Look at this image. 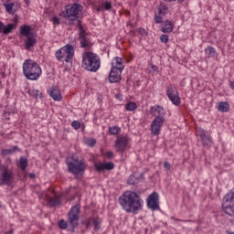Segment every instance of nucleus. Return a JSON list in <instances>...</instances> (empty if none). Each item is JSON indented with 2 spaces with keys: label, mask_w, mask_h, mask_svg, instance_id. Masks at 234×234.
Here are the masks:
<instances>
[{
  "label": "nucleus",
  "mask_w": 234,
  "mask_h": 234,
  "mask_svg": "<svg viewBox=\"0 0 234 234\" xmlns=\"http://www.w3.org/2000/svg\"><path fill=\"white\" fill-rule=\"evenodd\" d=\"M67 221L64 219L58 221V228H60V229H67Z\"/></svg>",
  "instance_id": "42"
},
{
  "label": "nucleus",
  "mask_w": 234,
  "mask_h": 234,
  "mask_svg": "<svg viewBox=\"0 0 234 234\" xmlns=\"http://www.w3.org/2000/svg\"><path fill=\"white\" fill-rule=\"evenodd\" d=\"M119 204L126 213H133L136 215L138 211L144 209V199L133 191H125L119 197Z\"/></svg>",
  "instance_id": "1"
},
{
  "label": "nucleus",
  "mask_w": 234,
  "mask_h": 234,
  "mask_svg": "<svg viewBox=\"0 0 234 234\" xmlns=\"http://www.w3.org/2000/svg\"><path fill=\"white\" fill-rule=\"evenodd\" d=\"M37 43V38H36V36L30 35L29 37H27L25 40V48L26 50H30L32 47H34Z\"/></svg>",
  "instance_id": "20"
},
{
  "label": "nucleus",
  "mask_w": 234,
  "mask_h": 234,
  "mask_svg": "<svg viewBox=\"0 0 234 234\" xmlns=\"http://www.w3.org/2000/svg\"><path fill=\"white\" fill-rule=\"evenodd\" d=\"M31 176H34V175L33 176L31 175Z\"/></svg>",
  "instance_id": "60"
},
{
  "label": "nucleus",
  "mask_w": 234,
  "mask_h": 234,
  "mask_svg": "<svg viewBox=\"0 0 234 234\" xmlns=\"http://www.w3.org/2000/svg\"><path fill=\"white\" fill-rule=\"evenodd\" d=\"M166 94L168 98L178 95V90L173 84L167 86Z\"/></svg>",
  "instance_id": "25"
},
{
  "label": "nucleus",
  "mask_w": 234,
  "mask_h": 234,
  "mask_svg": "<svg viewBox=\"0 0 234 234\" xmlns=\"http://www.w3.org/2000/svg\"><path fill=\"white\" fill-rule=\"evenodd\" d=\"M122 70L114 69L112 68L110 74H109V81L110 83H119L122 81Z\"/></svg>",
  "instance_id": "16"
},
{
  "label": "nucleus",
  "mask_w": 234,
  "mask_h": 234,
  "mask_svg": "<svg viewBox=\"0 0 234 234\" xmlns=\"http://www.w3.org/2000/svg\"><path fill=\"white\" fill-rule=\"evenodd\" d=\"M52 21H53V25L55 26L61 25V21L58 16H53Z\"/></svg>",
  "instance_id": "45"
},
{
  "label": "nucleus",
  "mask_w": 234,
  "mask_h": 234,
  "mask_svg": "<svg viewBox=\"0 0 234 234\" xmlns=\"http://www.w3.org/2000/svg\"><path fill=\"white\" fill-rule=\"evenodd\" d=\"M2 165H3V161H1V159H0V169H1Z\"/></svg>",
  "instance_id": "53"
},
{
  "label": "nucleus",
  "mask_w": 234,
  "mask_h": 234,
  "mask_svg": "<svg viewBox=\"0 0 234 234\" xmlns=\"http://www.w3.org/2000/svg\"><path fill=\"white\" fill-rule=\"evenodd\" d=\"M23 74L27 80L30 81H37L41 78L43 71L41 66L32 59H26L23 63Z\"/></svg>",
  "instance_id": "3"
},
{
  "label": "nucleus",
  "mask_w": 234,
  "mask_h": 234,
  "mask_svg": "<svg viewBox=\"0 0 234 234\" xmlns=\"http://www.w3.org/2000/svg\"><path fill=\"white\" fill-rule=\"evenodd\" d=\"M0 85H1V81H0Z\"/></svg>",
  "instance_id": "62"
},
{
  "label": "nucleus",
  "mask_w": 234,
  "mask_h": 234,
  "mask_svg": "<svg viewBox=\"0 0 234 234\" xmlns=\"http://www.w3.org/2000/svg\"><path fill=\"white\" fill-rule=\"evenodd\" d=\"M170 101H172V103L174 105H180L181 103V99H180V95L177 94V95H174L172 97H168Z\"/></svg>",
  "instance_id": "34"
},
{
  "label": "nucleus",
  "mask_w": 234,
  "mask_h": 234,
  "mask_svg": "<svg viewBox=\"0 0 234 234\" xmlns=\"http://www.w3.org/2000/svg\"><path fill=\"white\" fill-rule=\"evenodd\" d=\"M16 151H19V147L13 146L11 149H2L1 154H2V156H8L9 154H14V153H16Z\"/></svg>",
  "instance_id": "27"
},
{
  "label": "nucleus",
  "mask_w": 234,
  "mask_h": 234,
  "mask_svg": "<svg viewBox=\"0 0 234 234\" xmlns=\"http://www.w3.org/2000/svg\"><path fill=\"white\" fill-rule=\"evenodd\" d=\"M122 129L118 126H112L109 128L110 134H118Z\"/></svg>",
  "instance_id": "37"
},
{
  "label": "nucleus",
  "mask_w": 234,
  "mask_h": 234,
  "mask_svg": "<svg viewBox=\"0 0 234 234\" xmlns=\"http://www.w3.org/2000/svg\"><path fill=\"white\" fill-rule=\"evenodd\" d=\"M173 30H175V25L172 24L171 21L166 20L161 24V31L164 34H171Z\"/></svg>",
  "instance_id": "18"
},
{
  "label": "nucleus",
  "mask_w": 234,
  "mask_h": 234,
  "mask_svg": "<svg viewBox=\"0 0 234 234\" xmlns=\"http://www.w3.org/2000/svg\"><path fill=\"white\" fill-rule=\"evenodd\" d=\"M157 10L159 16H167V14H169V7L164 4H160Z\"/></svg>",
  "instance_id": "28"
},
{
  "label": "nucleus",
  "mask_w": 234,
  "mask_h": 234,
  "mask_svg": "<svg viewBox=\"0 0 234 234\" xmlns=\"http://www.w3.org/2000/svg\"><path fill=\"white\" fill-rule=\"evenodd\" d=\"M82 69L89 70V72H98L101 67V60L100 56L93 52L86 51L82 54Z\"/></svg>",
  "instance_id": "5"
},
{
  "label": "nucleus",
  "mask_w": 234,
  "mask_h": 234,
  "mask_svg": "<svg viewBox=\"0 0 234 234\" xmlns=\"http://www.w3.org/2000/svg\"><path fill=\"white\" fill-rule=\"evenodd\" d=\"M68 166L69 173H71V175H74L76 178L80 175H83L85 173V169H87V164L81 159H79L78 157H72L71 160L66 162Z\"/></svg>",
  "instance_id": "6"
},
{
  "label": "nucleus",
  "mask_w": 234,
  "mask_h": 234,
  "mask_svg": "<svg viewBox=\"0 0 234 234\" xmlns=\"http://www.w3.org/2000/svg\"><path fill=\"white\" fill-rule=\"evenodd\" d=\"M112 69L123 71V69H125V66H123L122 58H120V57L113 58V59L112 61Z\"/></svg>",
  "instance_id": "19"
},
{
  "label": "nucleus",
  "mask_w": 234,
  "mask_h": 234,
  "mask_svg": "<svg viewBox=\"0 0 234 234\" xmlns=\"http://www.w3.org/2000/svg\"><path fill=\"white\" fill-rule=\"evenodd\" d=\"M55 56L58 61H65L66 63H70L72 58H74V47L72 45H66L60 49L57 50Z\"/></svg>",
  "instance_id": "7"
},
{
  "label": "nucleus",
  "mask_w": 234,
  "mask_h": 234,
  "mask_svg": "<svg viewBox=\"0 0 234 234\" xmlns=\"http://www.w3.org/2000/svg\"><path fill=\"white\" fill-rule=\"evenodd\" d=\"M150 113L154 116V121L151 123V133L154 136H158L162 132V127H164V122H165V115L167 112L165 109L160 105L152 106L150 109Z\"/></svg>",
  "instance_id": "2"
},
{
  "label": "nucleus",
  "mask_w": 234,
  "mask_h": 234,
  "mask_svg": "<svg viewBox=\"0 0 234 234\" xmlns=\"http://www.w3.org/2000/svg\"><path fill=\"white\" fill-rule=\"evenodd\" d=\"M86 145H88L89 147H94V145H96V139L94 138H90L87 139L85 142Z\"/></svg>",
  "instance_id": "38"
},
{
  "label": "nucleus",
  "mask_w": 234,
  "mask_h": 234,
  "mask_svg": "<svg viewBox=\"0 0 234 234\" xmlns=\"http://www.w3.org/2000/svg\"><path fill=\"white\" fill-rule=\"evenodd\" d=\"M94 167L98 173H101V171H112V169H114V163H97L94 165Z\"/></svg>",
  "instance_id": "17"
},
{
  "label": "nucleus",
  "mask_w": 234,
  "mask_h": 234,
  "mask_svg": "<svg viewBox=\"0 0 234 234\" xmlns=\"http://www.w3.org/2000/svg\"><path fill=\"white\" fill-rule=\"evenodd\" d=\"M5 234H14V229H10Z\"/></svg>",
  "instance_id": "48"
},
{
  "label": "nucleus",
  "mask_w": 234,
  "mask_h": 234,
  "mask_svg": "<svg viewBox=\"0 0 234 234\" xmlns=\"http://www.w3.org/2000/svg\"><path fill=\"white\" fill-rule=\"evenodd\" d=\"M48 93L50 98H53L54 101H61L63 100V96H61V90L58 86H52L48 90Z\"/></svg>",
  "instance_id": "15"
},
{
  "label": "nucleus",
  "mask_w": 234,
  "mask_h": 234,
  "mask_svg": "<svg viewBox=\"0 0 234 234\" xmlns=\"http://www.w3.org/2000/svg\"><path fill=\"white\" fill-rule=\"evenodd\" d=\"M92 224L95 231H98L101 228V220L99 218H94Z\"/></svg>",
  "instance_id": "36"
},
{
  "label": "nucleus",
  "mask_w": 234,
  "mask_h": 234,
  "mask_svg": "<svg viewBox=\"0 0 234 234\" xmlns=\"http://www.w3.org/2000/svg\"><path fill=\"white\" fill-rule=\"evenodd\" d=\"M5 27V24H3L1 21H0V34H3V28Z\"/></svg>",
  "instance_id": "47"
},
{
  "label": "nucleus",
  "mask_w": 234,
  "mask_h": 234,
  "mask_svg": "<svg viewBox=\"0 0 234 234\" xmlns=\"http://www.w3.org/2000/svg\"><path fill=\"white\" fill-rule=\"evenodd\" d=\"M12 180H14V172L9 171L8 167L5 168L4 171L0 174V182L4 186H8Z\"/></svg>",
  "instance_id": "13"
},
{
  "label": "nucleus",
  "mask_w": 234,
  "mask_h": 234,
  "mask_svg": "<svg viewBox=\"0 0 234 234\" xmlns=\"http://www.w3.org/2000/svg\"><path fill=\"white\" fill-rule=\"evenodd\" d=\"M90 1V3H92L94 0H89Z\"/></svg>",
  "instance_id": "55"
},
{
  "label": "nucleus",
  "mask_w": 234,
  "mask_h": 234,
  "mask_svg": "<svg viewBox=\"0 0 234 234\" xmlns=\"http://www.w3.org/2000/svg\"><path fill=\"white\" fill-rule=\"evenodd\" d=\"M154 19L156 25H160V23H164V18L160 15H155Z\"/></svg>",
  "instance_id": "40"
},
{
  "label": "nucleus",
  "mask_w": 234,
  "mask_h": 234,
  "mask_svg": "<svg viewBox=\"0 0 234 234\" xmlns=\"http://www.w3.org/2000/svg\"><path fill=\"white\" fill-rule=\"evenodd\" d=\"M80 48H89L90 47V39L87 37V35L79 37Z\"/></svg>",
  "instance_id": "21"
},
{
  "label": "nucleus",
  "mask_w": 234,
  "mask_h": 234,
  "mask_svg": "<svg viewBox=\"0 0 234 234\" xmlns=\"http://www.w3.org/2000/svg\"><path fill=\"white\" fill-rule=\"evenodd\" d=\"M81 209V205L80 203L73 206L68 215L69 223L73 228H78V220H80V211Z\"/></svg>",
  "instance_id": "9"
},
{
  "label": "nucleus",
  "mask_w": 234,
  "mask_h": 234,
  "mask_svg": "<svg viewBox=\"0 0 234 234\" xmlns=\"http://www.w3.org/2000/svg\"><path fill=\"white\" fill-rule=\"evenodd\" d=\"M159 200L160 196L156 192H153L150 196H148L147 207L149 209H152V211H157V209H160Z\"/></svg>",
  "instance_id": "12"
},
{
  "label": "nucleus",
  "mask_w": 234,
  "mask_h": 234,
  "mask_svg": "<svg viewBox=\"0 0 234 234\" xmlns=\"http://www.w3.org/2000/svg\"><path fill=\"white\" fill-rule=\"evenodd\" d=\"M10 0H6V3H8Z\"/></svg>",
  "instance_id": "58"
},
{
  "label": "nucleus",
  "mask_w": 234,
  "mask_h": 234,
  "mask_svg": "<svg viewBox=\"0 0 234 234\" xmlns=\"http://www.w3.org/2000/svg\"><path fill=\"white\" fill-rule=\"evenodd\" d=\"M196 134L197 136H199V138L201 139L203 147L209 148L211 147V145H213V139L211 138V135L207 131L204 130V128L197 127Z\"/></svg>",
  "instance_id": "10"
},
{
  "label": "nucleus",
  "mask_w": 234,
  "mask_h": 234,
  "mask_svg": "<svg viewBox=\"0 0 234 234\" xmlns=\"http://www.w3.org/2000/svg\"><path fill=\"white\" fill-rule=\"evenodd\" d=\"M104 156H106V158H108L109 160H112V158H114V153L109 151L104 154Z\"/></svg>",
  "instance_id": "44"
},
{
  "label": "nucleus",
  "mask_w": 234,
  "mask_h": 234,
  "mask_svg": "<svg viewBox=\"0 0 234 234\" xmlns=\"http://www.w3.org/2000/svg\"><path fill=\"white\" fill-rule=\"evenodd\" d=\"M139 182H140V178L136 177L135 175L130 176L128 180H127V184L129 186H135V184H138Z\"/></svg>",
  "instance_id": "32"
},
{
  "label": "nucleus",
  "mask_w": 234,
  "mask_h": 234,
  "mask_svg": "<svg viewBox=\"0 0 234 234\" xmlns=\"http://www.w3.org/2000/svg\"><path fill=\"white\" fill-rule=\"evenodd\" d=\"M31 176H34V175L33 176L31 175Z\"/></svg>",
  "instance_id": "59"
},
{
  "label": "nucleus",
  "mask_w": 234,
  "mask_h": 234,
  "mask_svg": "<svg viewBox=\"0 0 234 234\" xmlns=\"http://www.w3.org/2000/svg\"><path fill=\"white\" fill-rule=\"evenodd\" d=\"M14 27H15V25L12 23L8 24L7 26H4L2 34H5V35L10 34V32H12V30H14Z\"/></svg>",
  "instance_id": "33"
},
{
  "label": "nucleus",
  "mask_w": 234,
  "mask_h": 234,
  "mask_svg": "<svg viewBox=\"0 0 234 234\" xmlns=\"http://www.w3.org/2000/svg\"><path fill=\"white\" fill-rule=\"evenodd\" d=\"M31 176H34V175L33 176L31 175Z\"/></svg>",
  "instance_id": "61"
},
{
  "label": "nucleus",
  "mask_w": 234,
  "mask_h": 234,
  "mask_svg": "<svg viewBox=\"0 0 234 234\" xmlns=\"http://www.w3.org/2000/svg\"><path fill=\"white\" fill-rule=\"evenodd\" d=\"M81 14H83V5L73 3L66 5L63 17L64 19H68L67 24L69 27H73V25H76V22L80 21L78 18Z\"/></svg>",
  "instance_id": "4"
},
{
  "label": "nucleus",
  "mask_w": 234,
  "mask_h": 234,
  "mask_svg": "<svg viewBox=\"0 0 234 234\" xmlns=\"http://www.w3.org/2000/svg\"><path fill=\"white\" fill-rule=\"evenodd\" d=\"M125 109L130 112L136 111V109H138V105H136V102H128L125 105Z\"/></svg>",
  "instance_id": "35"
},
{
  "label": "nucleus",
  "mask_w": 234,
  "mask_h": 234,
  "mask_svg": "<svg viewBox=\"0 0 234 234\" xmlns=\"http://www.w3.org/2000/svg\"><path fill=\"white\" fill-rule=\"evenodd\" d=\"M160 41H161V43H168L169 42V36L161 35Z\"/></svg>",
  "instance_id": "43"
},
{
  "label": "nucleus",
  "mask_w": 234,
  "mask_h": 234,
  "mask_svg": "<svg viewBox=\"0 0 234 234\" xmlns=\"http://www.w3.org/2000/svg\"><path fill=\"white\" fill-rule=\"evenodd\" d=\"M16 4L14 3H4L3 6H5L7 14H10L11 16H14L17 12V10L14 9Z\"/></svg>",
  "instance_id": "23"
},
{
  "label": "nucleus",
  "mask_w": 234,
  "mask_h": 234,
  "mask_svg": "<svg viewBox=\"0 0 234 234\" xmlns=\"http://www.w3.org/2000/svg\"><path fill=\"white\" fill-rule=\"evenodd\" d=\"M205 53L207 54V56H208V58H215V56H217V49L209 46L205 49Z\"/></svg>",
  "instance_id": "31"
},
{
  "label": "nucleus",
  "mask_w": 234,
  "mask_h": 234,
  "mask_svg": "<svg viewBox=\"0 0 234 234\" xmlns=\"http://www.w3.org/2000/svg\"><path fill=\"white\" fill-rule=\"evenodd\" d=\"M139 32H140L141 34H144V33H145V29L141 28V29L139 30Z\"/></svg>",
  "instance_id": "50"
},
{
  "label": "nucleus",
  "mask_w": 234,
  "mask_h": 234,
  "mask_svg": "<svg viewBox=\"0 0 234 234\" xmlns=\"http://www.w3.org/2000/svg\"><path fill=\"white\" fill-rule=\"evenodd\" d=\"M164 167L166 169V171H169V169H171V164H169V162H165Z\"/></svg>",
  "instance_id": "46"
},
{
  "label": "nucleus",
  "mask_w": 234,
  "mask_h": 234,
  "mask_svg": "<svg viewBox=\"0 0 234 234\" xmlns=\"http://www.w3.org/2000/svg\"><path fill=\"white\" fill-rule=\"evenodd\" d=\"M53 197H50L48 194L46 195V200L49 207H56V206H61V197L52 191Z\"/></svg>",
  "instance_id": "14"
},
{
  "label": "nucleus",
  "mask_w": 234,
  "mask_h": 234,
  "mask_svg": "<svg viewBox=\"0 0 234 234\" xmlns=\"http://www.w3.org/2000/svg\"><path fill=\"white\" fill-rule=\"evenodd\" d=\"M102 7L104 8V10H111V8H112V3L107 1L102 3Z\"/></svg>",
  "instance_id": "39"
},
{
  "label": "nucleus",
  "mask_w": 234,
  "mask_h": 234,
  "mask_svg": "<svg viewBox=\"0 0 234 234\" xmlns=\"http://www.w3.org/2000/svg\"><path fill=\"white\" fill-rule=\"evenodd\" d=\"M71 126L73 127V129H75V131H78V129L81 127V122H80V121H73Z\"/></svg>",
  "instance_id": "41"
},
{
  "label": "nucleus",
  "mask_w": 234,
  "mask_h": 234,
  "mask_svg": "<svg viewBox=\"0 0 234 234\" xmlns=\"http://www.w3.org/2000/svg\"><path fill=\"white\" fill-rule=\"evenodd\" d=\"M15 20L17 21V16L15 17Z\"/></svg>",
  "instance_id": "56"
},
{
  "label": "nucleus",
  "mask_w": 234,
  "mask_h": 234,
  "mask_svg": "<svg viewBox=\"0 0 234 234\" xmlns=\"http://www.w3.org/2000/svg\"><path fill=\"white\" fill-rule=\"evenodd\" d=\"M230 88L234 90V79L230 81Z\"/></svg>",
  "instance_id": "49"
},
{
  "label": "nucleus",
  "mask_w": 234,
  "mask_h": 234,
  "mask_svg": "<svg viewBox=\"0 0 234 234\" xmlns=\"http://www.w3.org/2000/svg\"><path fill=\"white\" fill-rule=\"evenodd\" d=\"M74 25L79 28V37L87 36V30H85V27L81 25V20H77Z\"/></svg>",
  "instance_id": "24"
},
{
  "label": "nucleus",
  "mask_w": 234,
  "mask_h": 234,
  "mask_svg": "<svg viewBox=\"0 0 234 234\" xmlns=\"http://www.w3.org/2000/svg\"><path fill=\"white\" fill-rule=\"evenodd\" d=\"M27 94H29V96H31L32 98H35L36 100L43 96V93H41L39 90H28Z\"/></svg>",
  "instance_id": "29"
},
{
  "label": "nucleus",
  "mask_w": 234,
  "mask_h": 234,
  "mask_svg": "<svg viewBox=\"0 0 234 234\" xmlns=\"http://www.w3.org/2000/svg\"><path fill=\"white\" fill-rule=\"evenodd\" d=\"M26 4L30 5V0H24Z\"/></svg>",
  "instance_id": "51"
},
{
  "label": "nucleus",
  "mask_w": 234,
  "mask_h": 234,
  "mask_svg": "<svg viewBox=\"0 0 234 234\" xmlns=\"http://www.w3.org/2000/svg\"><path fill=\"white\" fill-rule=\"evenodd\" d=\"M19 167L22 171H26L27 167H28V161L25 156L19 158Z\"/></svg>",
  "instance_id": "30"
},
{
  "label": "nucleus",
  "mask_w": 234,
  "mask_h": 234,
  "mask_svg": "<svg viewBox=\"0 0 234 234\" xmlns=\"http://www.w3.org/2000/svg\"><path fill=\"white\" fill-rule=\"evenodd\" d=\"M131 143V138L127 135H120L115 140V149L118 153H123V151H127L131 146L129 144Z\"/></svg>",
  "instance_id": "11"
},
{
  "label": "nucleus",
  "mask_w": 234,
  "mask_h": 234,
  "mask_svg": "<svg viewBox=\"0 0 234 234\" xmlns=\"http://www.w3.org/2000/svg\"><path fill=\"white\" fill-rule=\"evenodd\" d=\"M31 30L32 29L30 28V26L24 25L20 27V34L21 36H25L26 37H28L29 36H32L30 34Z\"/></svg>",
  "instance_id": "26"
},
{
  "label": "nucleus",
  "mask_w": 234,
  "mask_h": 234,
  "mask_svg": "<svg viewBox=\"0 0 234 234\" xmlns=\"http://www.w3.org/2000/svg\"><path fill=\"white\" fill-rule=\"evenodd\" d=\"M222 209L229 217H234V187L224 197Z\"/></svg>",
  "instance_id": "8"
},
{
  "label": "nucleus",
  "mask_w": 234,
  "mask_h": 234,
  "mask_svg": "<svg viewBox=\"0 0 234 234\" xmlns=\"http://www.w3.org/2000/svg\"><path fill=\"white\" fill-rule=\"evenodd\" d=\"M7 162H9V164L12 162V159L8 158Z\"/></svg>",
  "instance_id": "54"
},
{
  "label": "nucleus",
  "mask_w": 234,
  "mask_h": 234,
  "mask_svg": "<svg viewBox=\"0 0 234 234\" xmlns=\"http://www.w3.org/2000/svg\"><path fill=\"white\" fill-rule=\"evenodd\" d=\"M2 3H5V0H2Z\"/></svg>",
  "instance_id": "57"
},
{
  "label": "nucleus",
  "mask_w": 234,
  "mask_h": 234,
  "mask_svg": "<svg viewBox=\"0 0 234 234\" xmlns=\"http://www.w3.org/2000/svg\"><path fill=\"white\" fill-rule=\"evenodd\" d=\"M217 109L219 112H229V103L228 101L218 102Z\"/></svg>",
  "instance_id": "22"
},
{
  "label": "nucleus",
  "mask_w": 234,
  "mask_h": 234,
  "mask_svg": "<svg viewBox=\"0 0 234 234\" xmlns=\"http://www.w3.org/2000/svg\"><path fill=\"white\" fill-rule=\"evenodd\" d=\"M153 70H156V69H158L156 66H153L152 67Z\"/></svg>",
  "instance_id": "52"
}]
</instances>
